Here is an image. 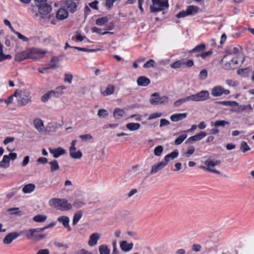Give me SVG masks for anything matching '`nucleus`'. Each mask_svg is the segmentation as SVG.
Here are the masks:
<instances>
[{
	"label": "nucleus",
	"mask_w": 254,
	"mask_h": 254,
	"mask_svg": "<svg viewBox=\"0 0 254 254\" xmlns=\"http://www.w3.org/2000/svg\"><path fill=\"white\" fill-rule=\"evenodd\" d=\"M108 21V18L107 17H103L99 18L96 20V24L99 26H102Z\"/></svg>",
	"instance_id": "41"
},
{
	"label": "nucleus",
	"mask_w": 254,
	"mask_h": 254,
	"mask_svg": "<svg viewBox=\"0 0 254 254\" xmlns=\"http://www.w3.org/2000/svg\"><path fill=\"white\" fill-rule=\"evenodd\" d=\"M79 137L83 140H90L92 139V136L90 134H86L80 135Z\"/></svg>",
	"instance_id": "64"
},
{
	"label": "nucleus",
	"mask_w": 254,
	"mask_h": 254,
	"mask_svg": "<svg viewBox=\"0 0 254 254\" xmlns=\"http://www.w3.org/2000/svg\"><path fill=\"white\" fill-rule=\"evenodd\" d=\"M189 101H190L189 96H187L185 98L180 99L177 100L176 101H175L174 103L173 106L175 107H178L180 105H181L182 104H183L186 102H188Z\"/></svg>",
	"instance_id": "35"
},
{
	"label": "nucleus",
	"mask_w": 254,
	"mask_h": 254,
	"mask_svg": "<svg viewBox=\"0 0 254 254\" xmlns=\"http://www.w3.org/2000/svg\"><path fill=\"white\" fill-rule=\"evenodd\" d=\"M179 155V151L178 150L175 149L173 150L171 153L167 154L164 157V161L166 162L167 164L170 159H174L177 158Z\"/></svg>",
	"instance_id": "24"
},
{
	"label": "nucleus",
	"mask_w": 254,
	"mask_h": 254,
	"mask_svg": "<svg viewBox=\"0 0 254 254\" xmlns=\"http://www.w3.org/2000/svg\"><path fill=\"white\" fill-rule=\"evenodd\" d=\"M85 204V203L83 201L77 199L74 200L73 205L74 206L80 207L84 205Z\"/></svg>",
	"instance_id": "54"
},
{
	"label": "nucleus",
	"mask_w": 254,
	"mask_h": 254,
	"mask_svg": "<svg viewBox=\"0 0 254 254\" xmlns=\"http://www.w3.org/2000/svg\"><path fill=\"white\" fill-rule=\"evenodd\" d=\"M155 62L153 60L150 59L148 60L145 64L143 65L144 68H150L151 67H153L154 66V64Z\"/></svg>",
	"instance_id": "53"
},
{
	"label": "nucleus",
	"mask_w": 254,
	"mask_h": 254,
	"mask_svg": "<svg viewBox=\"0 0 254 254\" xmlns=\"http://www.w3.org/2000/svg\"><path fill=\"white\" fill-rule=\"evenodd\" d=\"M49 150L55 158H57L60 156L64 155L66 153L65 150L62 147H58L57 148H49Z\"/></svg>",
	"instance_id": "15"
},
{
	"label": "nucleus",
	"mask_w": 254,
	"mask_h": 254,
	"mask_svg": "<svg viewBox=\"0 0 254 254\" xmlns=\"http://www.w3.org/2000/svg\"><path fill=\"white\" fill-rule=\"evenodd\" d=\"M100 254H110V251L106 245H102L99 247Z\"/></svg>",
	"instance_id": "36"
},
{
	"label": "nucleus",
	"mask_w": 254,
	"mask_h": 254,
	"mask_svg": "<svg viewBox=\"0 0 254 254\" xmlns=\"http://www.w3.org/2000/svg\"><path fill=\"white\" fill-rule=\"evenodd\" d=\"M82 216V212L81 210H79L76 213H75L73 216V220H72V225H75L79 220L81 219Z\"/></svg>",
	"instance_id": "34"
},
{
	"label": "nucleus",
	"mask_w": 254,
	"mask_h": 254,
	"mask_svg": "<svg viewBox=\"0 0 254 254\" xmlns=\"http://www.w3.org/2000/svg\"><path fill=\"white\" fill-rule=\"evenodd\" d=\"M64 82H67L69 84L71 83L72 79L73 78V76L71 74H65L64 75Z\"/></svg>",
	"instance_id": "61"
},
{
	"label": "nucleus",
	"mask_w": 254,
	"mask_h": 254,
	"mask_svg": "<svg viewBox=\"0 0 254 254\" xmlns=\"http://www.w3.org/2000/svg\"><path fill=\"white\" fill-rule=\"evenodd\" d=\"M163 150V147L162 145H159L156 147L154 150V154L157 156H160Z\"/></svg>",
	"instance_id": "43"
},
{
	"label": "nucleus",
	"mask_w": 254,
	"mask_h": 254,
	"mask_svg": "<svg viewBox=\"0 0 254 254\" xmlns=\"http://www.w3.org/2000/svg\"><path fill=\"white\" fill-rule=\"evenodd\" d=\"M66 87L64 86H59V87H57L55 89V91L56 92V93L57 94V95L59 96L60 95H61L62 94H63V90L65 89Z\"/></svg>",
	"instance_id": "52"
},
{
	"label": "nucleus",
	"mask_w": 254,
	"mask_h": 254,
	"mask_svg": "<svg viewBox=\"0 0 254 254\" xmlns=\"http://www.w3.org/2000/svg\"><path fill=\"white\" fill-rule=\"evenodd\" d=\"M220 164V161L219 160H214L208 159L204 162L205 166H201L200 167V168L212 173H214L217 174H220V172L216 170V169L212 168L216 165H219Z\"/></svg>",
	"instance_id": "5"
},
{
	"label": "nucleus",
	"mask_w": 254,
	"mask_h": 254,
	"mask_svg": "<svg viewBox=\"0 0 254 254\" xmlns=\"http://www.w3.org/2000/svg\"><path fill=\"white\" fill-rule=\"evenodd\" d=\"M34 126L36 128L37 130L39 132H44L45 131V127L43 121L39 119L36 118L34 120Z\"/></svg>",
	"instance_id": "17"
},
{
	"label": "nucleus",
	"mask_w": 254,
	"mask_h": 254,
	"mask_svg": "<svg viewBox=\"0 0 254 254\" xmlns=\"http://www.w3.org/2000/svg\"><path fill=\"white\" fill-rule=\"evenodd\" d=\"M226 83L228 86L231 87H235L238 85L236 82L230 79L226 80Z\"/></svg>",
	"instance_id": "63"
},
{
	"label": "nucleus",
	"mask_w": 254,
	"mask_h": 254,
	"mask_svg": "<svg viewBox=\"0 0 254 254\" xmlns=\"http://www.w3.org/2000/svg\"><path fill=\"white\" fill-rule=\"evenodd\" d=\"M116 1V0H106V6L108 9H111L113 6L114 3Z\"/></svg>",
	"instance_id": "59"
},
{
	"label": "nucleus",
	"mask_w": 254,
	"mask_h": 254,
	"mask_svg": "<svg viewBox=\"0 0 254 254\" xmlns=\"http://www.w3.org/2000/svg\"><path fill=\"white\" fill-rule=\"evenodd\" d=\"M198 9V8L196 6L190 5L188 7L186 10L188 15H190L196 13Z\"/></svg>",
	"instance_id": "37"
},
{
	"label": "nucleus",
	"mask_w": 254,
	"mask_h": 254,
	"mask_svg": "<svg viewBox=\"0 0 254 254\" xmlns=\"http://www.w3.org/2000/svg\"><path fill=\"white\" fill-rule=\"evenodd\" d=\"M152 5L150 6V10L153 12L162 10L169 6L167 1H163L161 0H152Z\"/></svg>",
	"instance_id": "8"
},
{
	"label": "nucleus",
	"mask_w": 254,
	"mask_h": 254,
	"mask_svg": "<svg viewBox=\"0 0 254 254\" xmlns=\"http://www.w3.org/2000/svg\"><path fill=\"white\" fill-rule=\"evenodd\" d=\"M240 148L244 153H245L246 152L250 150V147L248 145L247 142L245 141L242 142Z\"/></svg>",
	"instance_id": "46"
},
{
	"label": "nucleus",
	"mask_w": 254,
	"mask_h": 254,
	"mask_svg": "<svg viewBox=\"0 0 254 254\" xmlns=\"http://www.w3.org/2000/svg\"><path fill=\"white\" fill-rule=\"evenodd\" d=\"M37 6L39 7L41 18L43 19L45 18L44 15L48 14L52 10L51 5L47 4V2L37 5Z\"/></svg>",
	"instance_id": "11"
},
{
	"label": "nucleus",
	"mask_w": 254,
	"mask_h": 254,
	"mask_svg": "<svg viewBox=\"0 0 254 254\" xmlns=\"http://www.w3.org/2000/svg\"><path fill=\"white\" fill-rule=\"evenodd\" d=\"M14 96L17 98V104L19 106H25L31 102L30 92L27 90H15Z\"/></svg>",
	"instance_id": "3"
},
{
	"label": "nucleus",
	"mask_w": 254,
	"mask_h": 254,
	"mask_svg": "<svg viewBox=\"0 0 254 254\" xmlns=\"http://www.w3.org/2000/svg\"><path fill=\"white\" fill-rule=\"evenodd\" d=\"M132 243H127V241H123L120 243V248L123 251L128 252L132 249Z\"/></svg>",
	"instance_id": "23"
},
{
	"label": "nucleus",
	"mask_w": 254,
	"mask_h": 254,
	"mask_svg": "<svg viewBox=\"0 0 254 254\" xmlns=\"http://www.w3.org/2000/svg\"><path fill=\"white\" fill-rule=\"evenodd\" d=\"M166 165V162H165L164 161H161L157 164H155L152 166L150 174H154L157 173L159 171L163 169Z\"/></svg>",
	"instance_id": "14"
},
{
	"label": "nucleus",
	"mask_w": 254,
	"mask_h": 254,
	"mask_svg": "<svg viewBox=\"0 0 254 254\" xmlns=\"http://www.w3.org/2000/svg\"><path fill=\"white\" fill-rule=\"evenodd\" d=\"M12 31L17 36L19 39L21 40L22 41L27 42L28 41V38L22 35L19 32L15 31L14 29H12Z\"/></svg>",
	"instance_id": "45"
},
{
	"label": "nucleus",
	"mask_w": 254,
	"mask_h": 254,
	"mask_svg": "<svg viewBox=\"0 0 254 254\" xmlns=\"http://www.w3.org/2000/svg\"><path fill=\"white\" fill-rule=\"evenodd\" d=\"M206 48V46L204 44H200L195 46L193 49L189 51V53L199 52L203 51Z\"/></svg>",
	"instance_id": "33"
},
{
	"label": "nucleus",
	"mask_w": 254,
	"mask_h": 254,
	"mask_svg": "<svg viewBox=\"0 0 254 254\" xmlns=\"http://www.w3.org/2000/svg\"><path fill=\"white\" fill-rule=\"evenodd\" d=\"M230 53L228 54H232L233 57H237V55L239 53V49L237 47H233L229 49Z\"/></svg>",
	"instance_id": "49"
},
{
	"label": "nucleus",
	"mask_w": 254,
	"mask_h": 254,
	"mask_svg": "<svg viewBox=\"0 0 254 254\" xmlns=\"http://www.w3.org/2000/svg\"><path fill=\"white\" fill-rule=\"evenodd\" d=\"M201 248V246L200 245L198 244H193L191 247V250L192 251L195 252H198L200 251V249Z\"/></svg>",
	"instance_id": "62"
},
{
	"label": "nucleus",
	"mask_w": 254,
	"mask_h": 254,
	"mask_svg": "<svg viewBox=\"0 0 254 254\" xmlns=\"http://www.w3.org/2000/svg\"><path fill=\"white\" fill-rule=\"evenodd\" d=\"M216 127H224L226 125H229V123L228 121L224 120H217L214 123L211 122Z\"/></svg>",
	"instance_id": "40"
},
{
	"label": "nucleus",
	"mask_w": 254,
	"mask_h": 254,
	"mask_svg": "<svg viewBox=\"0 0 254 254\" xmlns=\"http://www.w3.org/2000/svg\"><path fill=\"white\" fill-rule=\"evenodd\" d=\"M216 103L230 107L238 106L239 105V104L236 101H217Z\"/></svg>",
	"instance_id": "31"
},
{
	"label": "nucleus",
	"mask_w": 254,
	"mask_h": 254,
	"mask_svg": "<svg viewBox=\"0 0 254 254\" xmlns=\"http://www.w3.org/2000/svg\"><path fill=\"white\" fill-rule=\"evenodd\" d=\"M49 164L50 165V171L51 172H54L59 170L60 166L56 160L49 162Z\"/></svg>",
	"instance_id": "30"
},
{
	"label": "nucleus",
	"mask_w": 254,
	"mask_h": 254,
	"mask_svg": "<svg viewBox=\"0 0 254 254\" xmlns=\"http://www.w3.org/2000/svg\"><path fill=\"white\" fill-rule=\"evenodd\" d=\"M244 61V57L240 58L234 57L232 54H227L221 60L222 67L227 70L234 68L237 64H242Z\"/></svg>",
	"instance_id": "1"
},
{
	"label": "nucleus",
	"mask_w": 254,
	"mask_h": 254,
	"mask_svg": "<svg viewBox=\"0 0 254 254\" xmlns=\"http://www.w3.org/2000/svg\"><path fill=\"white\" fill-rule=\"evenodd\" d=\"M76 148L73 149H69L70 156L73 159H79L82 157V154L80 150L75 151Z\"/></svg>",
	"instance_id": "25"
},
{
	"label": "nucleus",
	"mask_w": 254,
	"mask_h": 254,
	"mask_svg": "<svg viewBox=\"0 0 254 254\" xmlns=\"http://www.w3.org/2000/svg\"><path fill=\"white\" fill-rule=\"evenodd\" d=\"M212 54V51H208L207 52H203L200 55H197V57L200 56L202 59H205V58L210 56Z\"/></svg>",
	"instance_id": "58"
},
{
	"label": "nucleus",
	"mask_w": 254,
	"mask_h": 254,
	"mask_svg": "<svg viewBox=\"0 0 254 254\" xmlns=\"http://www.w3.org/2000/svg\"><path fill=\"white\" fill-rule=\"evenodd\" d=\"M230 91L225 89L221 86H215L213 87L211 91V95L214 97L221 96L223 94L228 95Z\"/></svg>",
	"instance_id": "10"
},
{
	"label": "nucleus",
	"mask_w": 254,
	"mask_h": 254,
	"mask_svg": "<svg viewBox=\"0 0 254 254\" xmlns=\"http://www.w3.org/2000/svg\"><path fill=\"white\" fill-rule=\"evenodd\" d=\"M101 234L94 233L90 237L88 242V245L90 247H93L97 245L98 241L100 239Z\"/></svg>",
	"instance_id": "13"
},
{
	"label": "nucleus",
	"mask_w": 254,
	"mask_h": 254,
	"mask_svg": "<svg viewBox=\"0 0 254 254\" xmlns=\"http://www.w3.org/2000/svg\"><path fill=\"white\" fill-rule=\"evenodd\" d=\"M190 101L193 102L203 101L208 99L209 97V93L208 91L202 90L196 94L189 96Z\"/></svg>",
	"instance_id": "7"
},
{
	"label": "nucleus",
	"mask_w": 254,
	"mask_h": 254,
	"mask_svg": "<svg viewBox=\"0 0 254 254\" xmlns=\"http://www.w3.org/2000/svg\"><path fill=\"white\" fill-rule=\"evenodd\" d=\"M184 62L181 61H178L176 62L172 63L171 64V67L173 68H179L184 65Z\"/></svg>",
	"instance_id": "44"
},
{
	"label": "nucleus",
	"mask_w": 254,
	"mask_h": 254,
	"mask_svg": "<svg viewBox=\"0 0 254 254\" xmlns=\"http://www.w3.org/2000/svg\"><path fill=\"white\" fill-rule=\"evenodd\" d=\"M68 16L67 11L64 8H60L57 12L56 17L58 19L63 20Z\"/></svg>",
	"instance_id": "20"
},
{
	"label": "nucleus",
	"mask_w": 254,
	"mask_h": 254,
	"mask_svg": "<svg viewBox=\"0 0 254 254\" xmlns=\"http://www.w3.org/2000/svg\"><path fill=\"white\" fill-rule=\"evenodd\" d=\"M49 205L61 211H67L72 208V205L64 199L53 198L49 201Z\"/></svg>",
	"instance_id": "4"
},
{
	"label": "nucleus",
	"mask_w": 254,
	"mask_h": 254,
	"mask_svg": "<svg viewBox=\"0 0 254 254\" xmlns=\"http://www.w3.org/2000/svg\"><path fill=\"white\" fill-rule=\"evenodd\" d=\"M19 235V234L17 232L10 233L4 237L3 240V242L5 244H9L13 240L17 238Z\"/></svg>",
	"instance_id": "18"
},
{
	"label": "nucleus",
	"mask_w": 254,
	"mask_h": 254,
	"mask_svg": "<svg viewBox=\"0 0 254 254\" xmlns=\"http://www.w3.org/2000/svg\"><path fill=\"white\" fill-rule=\"evenodd\" d=\"M150 103L152 105L163 104L168 101L169 98L167 96H160L159 93L155 92L151 95Z\"/></svg>",
	"instance_id": "6"
},
{
	"label": "nucleus",
	"mask_w": 254,
	"mask_h": 254,
	"mask_svg": "<svg viewBox=\"0 0 254 254\" xmlns=\"http://www.w3.org/2000/svg\"><path fill=\"white\" fill-rule=\"evenodd\" d=\"M29 58L28 50L17 53L14 58L16 61L21 62Z\"/></svg>",
	"instance_id": "19"
},
{
	"label": "nucleus",
	"mask_w": 254,
	"mask_h": 254,
	"mask_svg": "<svg viewBox=\"0 0 254 254\" xmlns=\"http://www.w3.org/2000/svg\"><path fill=\"white\" fill-rule=\"evenodd\" d=\"M206 135V133L205 132L201 131L199 133L189 137L186 141V143L190 142H193L200 140Z\"/></svg>",
	"instance_id": "16"
},
{
	"label": "nucleus",
	"mask_w": 254,
	"mask_h": 254,
	"mask_svg": "<svg viewBox=\"0 0 254 254\" xmlns=\"http://www.w3.org/2000/svg\"><path fill=\"white\" fill-rule=\"evenodd\" d=\"M115 90V86L113 84H109L107 85L105 91L102 92L103 96H108L114 93Z\"/></svg>",
	"instance_id": "28"
},
{
	"label": "nucleus",
	"mask_w": 254,
	"mask_h": 254,
	"mask_svg": "<svg viewBox=\"0 0 254 254\" xmlns=\"http://www.w3.org/2000/svg\"><path fill=\"white\" fill-rule=\"evenodd\" d=\"M187 116V113L174 114L170 117V119L172 121L176 122L185 119Z\"/></svg>",
	"instance_id": "21"
},
{
	"label": "nucleus",
	"mask_w": 254,
	"mask_h": 254,
	"mask_svg": "<svg viewBox=\"0 0 254 254\" xmlns=\"http://www.w3.org/2000/svg\"><path fill=\"white\" fill-rule=\"evenodd\" d=\"M137 84L141 86H146L150 83V80L149 78L145 76H140L137 80Z\"/></svg>",
	"instance_id": "22"
},
{
	"label": "nucleus",
	"mask_w": 254,
	"mask_h": 254,
	"mask_svg": "<svg viewBox=\"0 0 254 254\" xmlns=\"http://www.w3.org/2000/svg\"><path fill=\"white\" fill-rule=\"evenodd\" d=\"M44 231V228H41L30 229L21 231L20 234L26 236L28 240L33 242H37L44 239L46 236V234H39Z\"/></svg>",
	"instance_id": "2"
},
{
	"label": "nucleus",
	"mask_w": 254,
	"mask_h": 254,
	"mask_svg": "<svg viewBox=\"0 0 254 254\" xmlns=\"http://www.w3.org/2000/svg\"><path fill=\"white\" fill-rule=\"evenodd\" d=\"M207 76V71L205 69L201 70L199 74V78L201 80L205 79Z\"/></svg>",
	"instance_id": "55"
},
{
	"label": "nucleus",
	"mask_w": 254,
	"mask_h": 254,
	"mask_svg": "<svg viewBox=\"0 0 254 254\" xmlns=\"http://www.w3.org/2000/svg\"><path fill=\"white\" fill-rule=\"evenodd\" d=\"M187 137L186 134H182L175 140V144L177 145L181 144L184 140Z\"/></svg>",
	"instance_id": "39"
},
{
	"label": "nucleus",
	"mask_w": 254,
	"mask_h": 254,
	"mask_svg": "<svg viewBox=\"0 0 254 254\" xmlns=\"http://www.w3.org/2000/svg\"><path fill=\"white\" fill-rule=\"evenodd\" d=\"M195 149L193 146H190L188 148L187 151L185 152L186 157H190L194 152Z\"/></svg>",
	"instance_id": "47"
},
{
	"label": "nucleus",
	"mask_w": 254,
	"mask_h": 254,
	"mask_svg": "<svg viewBox=\"0 0 254 254\" xmlns=\"http://www.w3.org/2000/svg\"><path fill=\"white\" fill-rule=\"evenodd\" d=\"M15 140V138L14 137L12 136H8L6 137L4 140L3 141V143L4 145H7V144L12 142Z\"/></svg>",
	"instance_id": "57"
},
{
	"label": "nucleus",
	"mask_w": 254,
	"mask_h": 254,
	"mask_svg": "<svg viewBox=\"0 0 254 254\" xmlns=\"http://www.w3.org/2000/svg\"><path fill=\"white\" fill-rule=\"evenodd\" d=\"M140 125L138 123H130L126 125V127L130 131H135L138 129Z\"/></svg>",
	"instance_id": "32"
},
{
	"label": "nucleus",
	"mask_w": 254,
	"mask_h": 254,
	"mask_svg": "<svg viewBox=\"0 0 254 254\" xmlns=\"http://www.w3.org/2000/svg\"><path fill=\"white\" fill-rule=\"evenodd\" d=\"M72 48L76 49L78 51L86 52H93L97 51V49H88L84 48H81L78 47H72Z\"/></svg>",
	"instance_id": "48"
},
{
	"label": "nucleus",
	"mask_w": 254,
	"mask_h": 254,
	"mask_svg": "<svg viewBox=\"0 0 254 254\" xmlns=\"http://www.w3.org/2000/svg\"><path fill=\"white\" fill-rule=\"evenodd\" d=\"M66 6L68 8L70 9L71 12H74L77 9V6L75 2L72 1H69L67 2Z\"/></svg>",
	"instance_id": "42"
},
{
	"label": "nucleus",
	"mask_w": 254,
	"mask_h": 254,
	"mask_svg": "<svg viewBox=\"0 0 254 254\" xmlns=\"http://www.w3.org/2000/svg\"><path fill=\"white\" fill-rule=\"evenodd\" d=\"M170 125V122L165 119H162L160 120L159 127H162L164 126H167Z\"/></svg>",
	"instance_id": "60"
},
{
	"label": "nucleus",
	"mask_w": 254,
	"mask_h": 254,
	"mask_svg": "<svg viewBox=\"0 0 254 254\" xmlns=\"http://www.w3.org/2000/svg\"><path fill=\"white\" fill-rule=\"evenodd\" d=\"M10 159L7 155H4L0 163V167L7 168L9 166Z\"/></svg>",
	"instance_id": "29"
},
{
	"label": "nucleus",
	"mask_w": 254,
	"mask_h": 254,
	"mask_svg": "<svg viewBox=\"0 0 254 254\" xmlns=\"http://www.w3.org/2000/svg\"><path fill=\"white\" fill-rule=\"evenodd\" d=\"M35 186L33 184H29L23 187L22 191L24 193H30L34 191Z\"/></svg>",
	"instance_id": "27"
},
{
	"label": "nucleus",
	"mask_w": 254,
	"mask_h": 254,
	"mask_svg": "<svg viewBox=\"0 0 254 254\" xmlns=\"http://www.w3.org/2000/svg\"><path fill=\"white\" fill-rule=\"evenodd\" d=\"M47 218L46 215H37L34 216L33 218V221L36 222H44Z\"/></svg>",
	"instance_id": "38"
},
{
	"label": "nucleus",
	"mask_w": 254,
	"mask_h": 254,
	"mask_svg": "<svg viewBox=\"0 0 254 254\" xmlns=\"http://www.w3.org/2000/svg\"><path fill=\"white\" fill-rule=\"evenodd\" d=\"M29 58L31 59L38 60L43 58L46 52L41 49L32 48L28 50Z\"/></svg>",
	"instance_id": "9"
},
{
	"label": "nucleus",
	"mask_w": 254,
	"mask_h": 254,
	"mask_svg": "<svg viewBox=\"0 0 254 254\" xmlns=\"http://www.w3.org/2000/svg\"><path fill=\"white\" fill-rule=\"evenodd\" d=\"M58 221L62 224L63 226L67 230V231L70 232L71 230V228L69 225V218L66 216H61L58 218Z\"/></svg>",
	"instance_id": "12"
},
{
	"label": "nucleus",
	"mask_w": 254,
	"mask_h": 254,
	"mask_svg": "<svg viewBox=\"0 0 254 254\" xmlns=\"http://www.w3.org/2000/svg\"><path fill=\"white\" fill-rule=\"evenodd\" d=\"M162 115V114L160 112H156V113H152L149 115V116L148 118V120H153L154 119H156V118L161 117Z\"/></svg>",
	"instance_id": "50"
},
{
	"label": "nucleus",
	"mask_w": 254,
	"mask_h": 254,
	"mask_svg": "<svg viewBox=\"0 0 254 254\" xmlns=\"http://www.w3.org/2000/svg\"><path fill=\"white\" fill-rule=\"evenodd\" d=\"M125 114V112L124 110L116 108L113 113V116L115 119H119L122 117H124Z\"/></svg>",
	"instance_id": "26"
},
{
	"label": "nucleus",
	"mask_w": 254,
	"mask_h": 254,
	"mask_svg": "<svg viewBox=\"0 0 254 254\" xmlns=\"http://www.w3.org/2000/svg\"><path fill=\"white\" fill-rule=\"evenodd\" d=\"M98 116L100 118H104L108 115V112L105 109H100L98 110Z\"/></svg>",
	"instance_id": "51"
},
{
	"label": "nucleus",
	"mask_w": 254,
	"mask_h": 254,
	"mask_svg": "<svg viewBox=\"0 0 254 254\" xmlns=\"http://www.w3.org/2000/svg\"><path fill=\"white\" fill-rule=\"evenodd\" d=\"M51 98V96L49 94V92H48L41 97V101L43 102H46Z\"/></svg>",
	"instance_id": "56"
}]
</instances>
